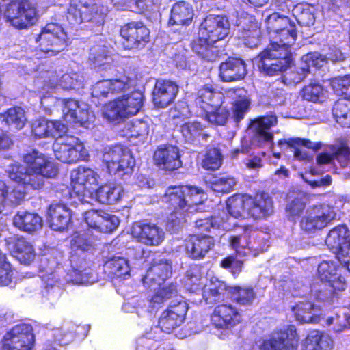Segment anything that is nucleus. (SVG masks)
<instances>
[{"mask_svg": "<svg viewBox=\"0 0 350 350\" xmlns=\"http://www.w3.org/2000/svg\"><path fill=\"white\" fill-rule=\"evenodd\" d=\"M22 161L25 165L12 163L7 173L11 180L24 189L40 190L45 185L44 178H53L58 174V167L52 158L36 149L24 154Z\"/></svg>", "mask_w": 350, "mask_h": 350, "instance_id": "f257e3e1", "label": "nucleus"}, {"mask_svg": "<svg viewBox=\"0 0 350 350\" xmlns=\"http://www.w3.org/2000/svg\"><path fill=\"white\" fill-rule=\"evenodd\" d=\"M297 38L296 25L292 22L286 27L274 33L269 45L262 51L258 57V70L267 76H275L286 71L293 63L290 48Z\"/></svg>", "mask_w": 350, "mask_h": 350, "instance_id": "f03ea898", "label": "nucleus"}, {"mask_svg": "<svg viewBox=\"0 0 350 350\" xmlns=\"http://www.w3.org/2000/svg\"><path fill=\"white\" fill-rule=\"evenodd\" d=\"M306 210V200L304 195L286 196L284 208L286 218L293 223L299 220L300 228L305 232L314 233L322 230L336 216L333 207L325 204L314 205L304 216Z\"/></svg>", "mask_w": 350, "mask_h": 350, "instance_id": "7ed1b4c3", "label": "nucleus"}, {"mask_svg": "<svg viewBox=\"0 0 350 350\" xmlns=\"http://www.w3.org/2000/svg\"><path fill=\"white\" fill-rule=\"evenodd\" d=\"M226 208L234 218L244 217L254 221L266 220L273 213V202L265 191L254 194L236 193L227 198Z\"/></svg>", "mask_w": 350, "mask_h": 350, "instance_id": "20e7f679", "label": "nucleus"}, {"mask_svg": "<svg viewBox=\"0 0 350 350\" xmlns=\"http://www.w3.org/2000/svg\"><path fill=\"white\" fill-rule=\"evenodd\" d=\"M202 194L203 189L196 186L170 185L165 192L163 202L170 215L175 219H180L185 217V213L202 211L199 207L203 202Z\"/></svg>", "mask_w": 350, "mask_h": 350, "instance_id": "39448f33", "label": "nucleus"}, {"mask_svg": "<svg viewBox=\"0 0 350 350\" xmlns=\"http://www.w3.org/2000/svg\"><path fill=\"white\" fill-rule=\"evenodd\" d=\"M107 12V8L97 0H69L65 16L72 26L87 22L103 24Z\"/></svg>", "mask_w": 350, "mask_h": 350, "instance_id": "423d86ee", "label": "nucleus"}, {"mask_svg": "<svg viewBox=\"0 0 350 350\" xmlns=\"http://www.w3.org/2000/svg\"><path fill=\"white\" fill-rule=\"evenodd\" d=\"M144 96L139 92L117 98L106 103L103 116L114 124L120 123L124 118L136 115L143 106Z\"/></svg>", "mask_w": 350, "mask_h": 350, "instance_id": "0eeeda50", "label": "nucleus"}, {"mask_svg": "<svg viewBox=\"0 0 350 350\" xmlns=\"http://www.w3.org/2000/svg\"><path fill=\"white\" fill-rule=\"evenodd\" d=\"M103 162L107 173L122 178L130 177L135 165L131 151L119 144L112 146L104 152Z\"/></svg>", "mask_w": 350, "mask_h": 350, "instance_id": "6e6552de", "label": "nucleus"}, {"mask_svg": "<svg viewBox=\"0 0 350 350\" xmlns=\"http://www.w3.org/2000/svg\"><path fill=\"white\" fill-rule=\"evenodd\" d=\"M38 48L44 54L53 56L64 51L69 38L63 27L54 23H47L35 38Z\"/></svg>", "mask_w": 350, "mask_h": 350, "instance_id": "1a4fd4ad", "label": "nucleus"}, {"mask_svg": "<svg viewBox=\"0 0 350 350\" xmlns=\"http://www.w3.org/2000/svg\"><path fill=\"white\" fill-rule=\"evenodd\" d=\"M120 44L124 50L140 51L150 42V30L142 21H131L120 27Z\"/></svg>", "mask_w": 350, "mask_h": 350, "instance_id": "9d476101", "label": "nucleus"}, {"mask_svg": "<svg viewBox=\"0 0 350 350\" xmlns=\"http://www.w3.org/2000/svg\"><path fill=\"white\" fill-rule=\"evenodd\" d=\"M36 16L37 9L30 0H11L5 10L7 21L18 29L32 25Z\"/></svg>", "mask_w": 350, "mask_h": 350, "instance_id": "9b49d317", "label": "nucleus"}, {"mask_svg": "<svg viewBox=\"0 0 350 350\" xmlns=\"http://www.w3.org/2000/svg\"><path fill=\"white\" fill-rule=\"evenodd\" d=\"M325 244L335 254L343 267L350 272V231L345 225H338L329 230Z\"/></svg>", "mask_w": 350, "mask_h": 350, "instance_id": "f8f14e48", "label": "nucleus"}, {"mask_svg": "<svg viewBox=\"0 0 350 350\" xmlns=\"http://www.w3.org/2000/svg\"><path fill=\"white\" fill-rule=\"evenodd\" d=\"M35 336L30 325L22 323L14 326L2 339V350H31Z\"/></svg>", "mask_w": 350, "mask_h": 350, "instance_id": "ddd939ff", "label": "nucleus"}, {"mask_svg": "<svg viewBox=\"0 0 350 350\" xmlns=\"http://www.w3.org/2000/svg\"><path fill=\"white\" fill-rule=\"evenodd\" d=\"M131 234L137 242L147 246H158L165 237L162 228L155 224L145 221L133 223Z\"/></svg>", "mask_w": 350, "mask_h": 350, "instance_id": "4468645a", "label": "nucleus"}, {"mask_svg": "<svg viewBox=\"0 0 350 350\" xmlns=\"http://www.w3.org/2000/svg\"><path fill=\"white\" fill-rule=\"evenodd\" d=\"M154 165L164 171L172 172L182 166L181 154L176 145L166 143L159 145L153 154Z\"/></svg>", "mask_w": 350, "mask_h": 350, "instance_id": "2eb2a0df", "label": "nucleus"}, {"mask_svg": "<svg viewBox=\"0 0 350 350\" xmlns=\"http://www.w3.org/2000/svg\"><path fill=\"white\" fill-rule=\"evenodd\" d=\"M340 265L331 260H323L317 267L318 278L321 282L327 283L334 293L342 291L347 287Z\"/></svg>", "mask_w": 350, "mask_h": 350, "instance_id": "dca6fc26", "label": "nucleus"}, {"mask_svg": "<svg viewBox=\"0 0 350 350\" xmlns=\"http://www.w3.org/2000/svg\"><path fill=\"white\" fill-rule=\"evenodd\" d=\"M188 306L185 301H178L164 310L158 321V327L163 332L172 333L185 321Z\"/></svg>", "mask_w": 350, "mask_h": 350, "instance_id": "f3484780", "label": "nucleus"}, {"mask_svg": "<svg viewBox=\"0 0 350 350\" xmlns=\"http://www.w3.org/2000/svg\"><path fill=\"white\" fill-rule=\"evenodd\" d=\"M299 337L294 326L280 331L277 336H272L263 342L260 350H297Z\"/></svg>", "mask_w": 350, "mask_h": 350, "instance_id": "a211bd4d", "label": "nucleus"}, {"mask_svg": "<svg viewBox=\"0 0 350 350\" xmlns=\"http://www.w3.org/2000/svg\"><path fill=\"white\" fill-rule=\"evenodd\" d=\"M179 86L176 81L169 79L157 80L152 92L154 105L160 108H165L174 102Z\"/></svg>", "mask_w": 350, "mask_h": 350, "instance_id": "6ab92c4d", "label": "nucleus"}, {"mask_svg": "<svg viewBox=\"0 0 350 350\" xmlns=\"http://www.w3.org/2000/svg\"><path fill=\"white\" fill-rule=\"evenodd\" d=\"M46 221L51 230L64 232L72 223L71 211L64 204H51L46 211Z\"/></svg>", "mask_w": 350, "mask_h": 350, "instance_id": "aec40b11", "label": "nucleus"}, {"mask_svg": "<svg viewBox=\"0 0 350 350\" xmlns=\"http://www.w3.org/2000/svg\"><path fill=\"white\" fill-rule=\"evenodd\" d=\"M172 273V267L170 260H153L142 278V282L148 287L152 285L160 286L170 277Z\"/></svg>", "mask_w": 350, "mask_h": 350, "instance_id": "412c9836", "label": "nucleus"}, {"mask_svg": "<svg viewBox=\"0 0 350 350\" xmlns=\"http://www.w3.org/2000/svg\"><path fill=\"white\" fill-rule=\"evenodd\" d=\"M219 36L214 34L211 36L199 33L191 43L192 51L200 57L207 61H213L219 55V49L217 43Z\"/></svg>", "mask_w": 350, "mask_h": 350, "instance_id": "4be33fe9", "label": "nucleus"}, {"mask_svg": "<svg viewBox=\"0 0 350 350\" xmlns=\"http://www.w3.org/2000/svg\"><path fill=\"white\" fill-rule=\"evenodd\" d=\"M220 290L224 291V297L239 305H252L256 297V293L252 286H229L225 282L220 281Z\"/></svg>", "mask_w": 350, "mask_h": 350, "instance_id": "5701e85b", "label": "nucleus"}, {"mask_svg": "<svg viewBox=\"0 0 350 350\" xmlns=\"http://www.w3.org/2000/svg\"><path fill=\"white\" fill-rule=\"evenodd\" d=\"M213 238L211 236L191 234L185 241V247L192 258L200 259L214 246Z\"/></svg>", "mask_w": 350, "mask_h": 350, "instance_id": "b1692460", "label": "nucleus"}, {"mask_svg": "<svg viewBox=\"0 0 350 350\" xmlns=\"http://www.w3.org/2000/svg\"><path fill=\"white\" fill-rule=\"evenodd\" d=\"M220 79L224 81L241 80L247 74L246 65L239 58L228 57L220 64Z\"/></svg>", "mask_w": 350, "mask_h": 350, "instance_id": "393cba45", "label": "nucleus"}, {"mask_svg": "<svg viewBox=\"0 0 350 350\" xmlns=\"http://www.w3.org/2000/svg\"><path fill=\"white\" fill-rule=\"evenodd\" d=\"M63 111L64 118L68 122L81 126H85L90 122L89 110L81 108L79 102L75 99H65Z\"/></svg>", "mask_w": 350, "mask_h": 350, "instance_id": "a878e982", "label": "nucleus"}, {"mask_svg": "<svg viewBox=\"0 0 350 350\" xmlns=\"http://www.w3.org/2000/svg\"><path fill=\"white\" fill-rule=\"evenodd\" d=\"M68 137L59 139L53 146L56 159L64 163H76L80 154L76 146L68 142Z\"/></svg>", "mask_w": 350, "mask_h": 350, "instance_id": "bb28decb", "label": "nucleus"}, {"mask_svg": "<svg viewBox=\"0 0 350 350\" xmlns=\"http://www.w3.org/2000/svg\"><path fill=\"white\" fill-rule=\"evenodd\" d=\"M12 255L21 263L29 265L36 256L33 245L23 237H16L11 242Z\"/></svg>", "mask_w": 350, "mask_h": 350, "instance_id": "cd10ccee", "label": "nucleus"}, {"mask_svg": "<svg viewBox=\"0 0 350 350\" xmlns=\"http://www.w3.org/2000/svg\"><path fill=\"white\" fill-rule=\"evenodd\" d=\"M193 15L192 6L187 2L180 1L173 5L168 23L188 26L192 23Z\"/></svg>", "mask_w": 350, "mask_h": 350, "instance_id": "c85d7f7f", "label": "nucleus"}, {"mask_svg": "<svg viewBox=\"0 0 350 350\" xmlns=\"http://www.w3.org/2000/svg\"><path fill=\"white\" fill-rule=\"evenodd\" d=\"M13 224L21 230L31 233L42 227V219L38 213L18 211L13 217Z\"/></svg>", "mask_w": 350, "mask_h": 350, "instance_id": "c756f323", "label": "nucleus"}, {"mask_svg": "<svg viewBox=\"0 0 350 350\" xmlns=\"http://www.w3.org/2000/svg\"><path fill=\"white\" fill-rule=\"evenodd\" d=\"M301 59L305 64L301 67L295 68L293 72V74H297V76L292 79V81L295 83L301 81L310 73L311 67L319 69L326 63L325 57L317 52L308 53L303 55Z\"/></svg>", "mask_w": 350, "mask_h": 350, "instance_id": "7c9ffc66", "label": "nucleus"}, {"mask_svg": "<svg viewBox=\"0 0 350 350\" xmlns=\"http://www.w3.org/2000/svg\"><path fill=\"white\" fill-rule=\"evenodd\" d=\"M95 195L100 203L113 204L121 200L124 189L120 185L108 183L99 186L95 191Z\"/></svg>", "mask_w": 350, "mask_h": 350, "instance_id": "2f4dec72", "label": "nucleus"}, {"mask_svg": "<svg viewBox=\"0 0 350 350\" xmlns=\"http://www.w3.org/2000/svg\"><path fill=\"white\" fill-rule=\"evenodd\" d=\"M333 345L329 336L319 330H312L305 338L303 346L304 350H331Z\"/></svg>", "mask_w": 350, "mask_h": 350, "instance_id": "473e14b6", "label": "nucleus"}, {"mask_svg": "<svg viewBox=\"0 0 350 350\" xmlns=\"http://www.w3.org/2000/svg\"><path fill=\"white\" fill-rule=\"evenodd\" d=\"M99 175L94 170L79 166L72 174V180L77 184L83 186L88 191L93 190L98 184Z\"/></svg>", "mask_w": 350, "mask_h": 350, "instance_id": "72a5a7b5", "label": "nucleus"}, {"mask_svg": "<svg viewBox=\"0 0 350 350\" xmlns=\"http://www.w3.org/2000/svg\"><path fill=\"white\" fill-rule=\"evenodd\" d=\"M220 329H230L241 321V314L237 308L230 304H220Z\"/></svg>", "mask_w": 350, "mask_h": 350, "instance_id": "f704fd0d", "label": "nucleus"}, {"mask_svg": "<svg viewBox=\"0 0 350 350\" xmlns=\"http://www.w3.org/2000/svg\"><path fill=\"white\" fill-rule=\"evenodd\" d=\"M2 122L5 125L16 130H21L25 124L26 118L24 110L18 106H14L7 109L3 113H0Z\"/></svg>", "mask_w": 350, "mask_h": 350, "instance_id": "c9c22d12", "label": "nucleus"}, {"mask_svg": "<svg viewBox=\"0 0 350 350\" xmlns=\"http://www.w3.org/2000/svg\"><path fill=\"white\" fill-rule=\"evenodd\" d=\"M109 274L115 278H125L130 273L129 261L122 256H112L108 258L104 264Z\"/></svg>", "mask_w": 350, "mask_h": 350, "instance_id": "e433bc0d", "label": "nucleus"}, {"mask_svg": "<svg viewBox=\"0 0 350 350\" xmlns=\"http://www.w3.org/2000/svg\"><path fill=\"white\" fill-rule=\"evenodd\" d=\"M336 122L343 128H350V98H338L332 107Z\"/></svg>", "mask_w": 350, "mask_h": 350, "instance_id": "4c0bfd02", "label": "nucleus"}, {"mask_svg": "<svg viewBox=\"0 0 350 350\" xmlns=\"http://www.w3.org/2000/svg\"><path fill=\"white\" fill-rule=\"evenodd\" d=\"M181 132L186 141L193 142L202 139H206L208 135L203 131L202 125L198 122H187L181 126Z\"/></svg>", "mask_w": 350, "mask_h": 350, "instance_id": "58836bf2", "label": "nucleus"}, {"mask_svg": "<svg viewBox=\"0 0 350 350\" xmlns=\"http://www.w3.org/2000/svg\"><path fill=\"white\" fill-rule=\"evenodd\" d=\"M265 22L267 32L275 33L282 30L293 21L286 16L273 12L265 18Z\"/></svg>", "mask_w": 350, "mask_h": 350, "instance_id": "ea45409f", "label": "nucleus"}, {"mask_svg": "<svg viewBox=\"0 0 350 350\" xmlns=\"http://www.w3.org/2000/svg\"><path fill=\"white\" fill-rule=\"evenodd\" d=\"M127 135L130 138L139 139V141L146 139L149 133V125L147 122L140 119L131 121L127 124Z\"/></svg>", "mask_w": 350, "mask_h": 350, "instance_id": "a19ab883", "label": "nucleus"}, {"mask_svg": "<svg viewBox=\"0 0 350 350\" xmlns=\"http://www.w3.org/2000/svg\"><path fill=\"white\" fill-rule=\"evenodd\" d=\"M25 192L22 189H17L16 187L10 190L5 182L0 180V202H5L7 200L13 203H19L25 197Z\"/></svg>", "mask_w": 350, "mask_h": 350, "instance_id": "79ce46f5", "label": "nucleus"}, {"mask_svg": "<svg viewBox=\"0 0 350 350\" xmlns=\"http://www.w3.org/2000/svg\"><path fill=\"white\" fill-rule=\"evenodd\" d=\"M293 11V14L299 25L310 26L314 23L315 16L308 4L297 5Z\"/></svg>", "mask_w": 350, "mask_h": 350, "instance_id": "37998d69", "label": "nucleus"}, {"mask_svg": "<svg viewBox=\"0 0 350 350\" xmlns=\"http://www.w3.org/2000/svg\"><path fill=\"white\" fill-rule=\"evenodd\" d=\"M249 23H247V25ZM241 29L238 30V37L244 41V44L247 46L256 44L255 42L259 38L260 36V24H254L252 25L251 29H245L247 23H242Z\"/></svg>", "mask_w": 350, "mask_h": 350, "instance_id": "c03bdc74", "label": "nucleus"}, {"mask_svg": "<svg viewBox=\"0 0 350 350\" xmlns=\"http://www.w3.org/2000/svg\"><path fill=\"white\" fill-rule=\"evenodd\" d=\"M250 100L241 96L232 103L231 118L236 124L239 123L244 118L250 109Z\"/></svg>", "mask_w": 350, "mask_h": 350, "instance_id": "a18cd8bd", "label": "nucleus"}, {"mask_svg": "<svg viewBox=\"0 0 350 350\" xmlns=\"http://www.w3.org/2000/svg\"><path fill=\"white\" fill-rule=\"evenodd\" d=\"M334 161H336L340 167H345L350 162V147L346 143L333 145L330 147Z\"/></svg>", "mask_w": 350, "mask_h": 350, "instance_id": "49530a36", "label": "nucleus"}, {"mask_svg": "<svg viewBox=\"0 0 350 350\" xmlns=\"http://www.w3.org/2000/svg\"><path fill=\"white\" fill-rule=\"evenodd\" d=\"M331 86L336 94L342 96L341 98L350 99V75L334 78Z\"/></svg>", "mask_w": 350, "mask_h": 350, "instance_id": "de8ad7c7", "label": "nucleus"}, {"mask_svg": "<svg viewBox=\"0 0 350 350\" xmlns=\"http://www.w3.org/2000/svg\"><path fill=\"white\" fill-rule=\"evenodd\" d=\"M31 133L36 139L49 137V120L44 117L33 120L31 124Z\"/></svg>", "mask_w": 350, "mask_h": 350, "instance_id": "09e8293b", "label": "nucleus"}, {"mask_svg": "<svg viewBox=\"0 0 350 350\" xmlns=\"http://www.w3.org/2000/svg\"><path fill=\"white\" fill-rule=\"evenodd\" d=\"M13 268L5 254L0 252V286H8L12 283Z\"/></svg>", "mask_w": 350, "mask_h": 350, "instance_id": "8fccbe9b", "label": "nucleus"}, {"mask_svg": "<svg viewBox=\"0 0 350 350\" xmlns=\"http://www.w3.org/2000/svg\"><path fill=\"white\" fill-rule=\"evenodd\" d=\"M201 165L207 171L213 172L219 169V148H208L202 160Z\"/></svg>", "mask_w": 350, "mask_h": 350, "instance_id": "3c124183", "label": "nucleus"}, {"mask_svg": "<svg viewBox=\"0 0 350 350\" xmlns=\"http://www.w3.org/2000/svg\"><path fill=\"white\" fill-rule=\"evenodd\" d=\"M286 144L289 148H295L296 146H304L307 148L312 149L314 151L318 150L321 146V142L315 143L314 144L308 139L300 137H291L288 139H282L278 141V145L282 146Z\"/></svg>", "mask_w": 350, "mask_h": 350, "instance_id": "603ef678", "label": "nucleus"}, {"mask_svg": "<svg viewBox=\"0 0 350 350\" xmlns=\"http://www.w3.org/2000/svg\"><path fill=\"white\" fill-rule=\"evenodd\" d=\"M301 96L308 101L318 102L323 96V87L319 83H310L303 88Z\"/></svg>", "mask_w": 350, "mask_h": 350, "instance_id": "864d4df0", "label": "nucleus"}, {"mask_svg": "<svg viewBox=\"0 0 350 350\" xmlns=\"http://www.w3.org/2000/svg\"><path fill=\"white\" fill-rule=\"evenodd\" d=\"M202 28L199 33L211 36L214 34L219 36V16L208 14L201 24Z\"/></svg>", "mask_w": 350, "mask_h": 350, "instance_id": "5fc2aeb1", "label": "nucleus"}, {"mask_svg": "<svg viewBox=\"0 0 350 350\" xmlns=\"http://www.w3.org/2000/svg\"><path fill=\"white\" fill-rule=\"evenodd\" d=\"M244 234L236 235L230 237V245L236 250L237 252H239L241 248H245L249 243L250 233L253 230V226L248 224L242 226Z\"/></svg>", "mask_w": 350, "mask_h": 350, "instance_id": "6e6d98bb", "label": "nucleus"}, {"mask_svg": "<svg viewBox=\"0 0 350 350\" xmlns=\"http://www.w3.org/2000/svg\"><path fill=\"white\" fill-rule=\"evenodd\" d=\"M72 245L83 252H92L95 250L92 240L85 234L77 233L72 240Z\"/></svg>", "mask_w": 350, "mask_h": 350, "instance_id": "4d7b16f0", "label": "nucleus"}, {"mask_svg": "<svg viewBox=\"0 0 350 350\" xmlns=\"http://www.w3.org/2000/svg\"><path fill=\"white\" fill-rule=\"evenodd\" d=\"M278 122L277 116L274 114L260 116L250 122V125H254L255 129L269 130Z\"/></svg>", "mask_w": 350, "mask_h": 350, "instance_id": "13d9d810", "label": "nucleus"}, {"mask_svg": "<svg viewBox=\"0 0 350 350\" xmlns=\"http://www.w3.org/2000/svg\"><path fill=\"white\" fill-rule=\"evenodd\" d=\"M102 220L98 231L103 233L113 232L118 228L120 223L118 217L105 211L103 213Z\"/></svg>", "mask_w": 350, "mask_h": 350, "instance_id": "bf43d9fd", "label": "nucleus"}, {"mask_svg": "<svg viewBox=\"0 0 350 350\" xmlns=\"http://www.w3.org/2000/svg\"><path fill=\"white\" fill-rule=\"evenodd\" d=\"M103 210L91 209L85 211L84 219L88 226L94 230H99L101 221H103Z\"/></svg>", "mask_w": 350, "mask_h": 350, "instance_id": "052dcab7", "label": "nucleus"}, {"mask_svg": "<svg viewBox=\"0 0 350 350\" xmlns=\"http://www.w3.org/2000/svg\"><path fill=\"white\" fill-rule=\"evenodd\" d=\"M109 84L107 79L97 81L92 88V96L97 98H107L111 95Z\"/></svg>", "mask_w": 350, "mask_h": 350, "instance_id": "680f3d73", "label": "nucleus"}, {"mask_svg": "<svg viewBox=\"0 0 350 350\" xmlns=\"http://www.w3.org/2000/svg\"><path fill=\"white\" fill-rule=\"evenodd\" d=\"M347 329H350V314L345 313L340 315L336 314L334 332L340 333Z\"/></svg>", "mask_w": 350, "mask_h": 350, "instance_id": "e2e57ef3", "label": "nucleus"}, {"mask_svg": "<svg viewBox=\"0 0 350 350\" xmlns=\"http://www.w3.org/2000/svg\"><path fill=\"white\" fill-rule=\"evenodd\" d=\"M254 139L259 146H262L266 143H272L273 134L269 130L255 129Z\"/></svg>", "mask_w": 350, "mask_h": 350, "instance_id": "0e129e2a", "label": "nucleus"}, {"mask_svg": "<svg viewBox=\"0 0 350 350\" xmlns=\"http://www.w3.org/2000/svg\"><path fill=\"white\" fill-rule=\"evenodd\" d=\"M54 339L61 345H66L72 342V338L70 328L63 330L62 328H57L53 333Z\"/></svg>", "mask_w": 350, "mask_h": 350, "instance_id": "69168bd1", "label": "nucleus"}, {"mask_svg": "<svg viewBox=\"0 0 350 350\" xmlns=\"http://www.w3.org/2000/svg\"><path fill=\"white\" fill-rule=\"evenodd\" d=\"M69 328L71 332L72 341L75 340H82L85 338L90 329L88 325L81 324L72 325Z\"/></svg>", "mask_w": 350, "mask_h": 350, "instance_id": "338daca9", "label": "nucleus"}, {"mask_svg": "<svg viewBox=\"0 0 350 350\" xmlns=\"http://www.w3.org/2000/svg\"><path fill=\"white\" fill-rule=\"evenodd\" d=\"M307 310L308 308L303 303L296 304L292 307V311L296 316L297 319L301 321H307L311 318L308 315L310 312Z\"/></svg>", "mask_w": 350, "mask_h": 350, "instance_id": "774afa93", "label": "nucleus"}]
</instances>
